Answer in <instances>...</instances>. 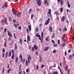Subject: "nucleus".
Wrapping results in <instances>:
<instances>
[{
    "instance_id": "5",
    "label": "nucleus",
    "mask_w": 74,
    "mask_h": 74,
    "mask_svg": "<svg viewBox=\"0 0 74 74\" xmlns=\"http://www.w3.org/2000/svg\"><path fill=\"white\" fill-rule=\"evenodd\" d=\"M30 36H28L27 37V42L28 44H29V41H30Z\"/></svg>"
},
{
    "instance_id": "16",
    "label": "nucleus",
    "mask_w": 74,
    "mask_h": 74,
    "mask_svg": "<svg viewBox=\"0 0 74 74\" xmlns=\"http://www.w3.org/2000/svg\"><path fill=\"white\" fill-rule=\"evenodd\" d=\"M49 48V47H46L45 49H44V51H47V50H48V49Z\"/></svg>"
},
{
    "instance_id": "54",
    "label": "nucleus",
    "mask_w": 74,
    "mask_h": 74,
    "mask_svg": "<svg viewBox=\"0 0 74 74\" xmlns=\"http://www.w3.org/2000/svg\"><path fill=\"white\" fill-rule=\"evenodd\" d=\"M20 58H21V59H22V55H20Z\"/></svg>"
},
{
    "instance_id": "60",
    "label": "nucleus",
    "mask_w": 74,
    "mask_h": 74,
    "mask_svg": "<svg viewBox=\"0 0 74 74\" xmlns=\"http://www.w3.org/2000/svg\"><path fill=\"white\" fill-rule=\"evenodd\" d=\"M5 70V69H4V68H3V69L2 71V73H3L4 72V71Z\"/></svg>"
},
{
    "instance_id": "51",
    "label": "nucleus",
    "mask_w": 74,
    "mask_h": 74,
    "mask_svg": "<svg viewBox=\"0 0 74 74\" xmlns=\"http://www.w3.org/2000/svg\"><path fill=\"white\" fill-rule=\"evenodd\" d=\"M68 6L69 7V8H70V4H69V3H68Z\"/></svg>"
},
{
    "instance_id": "41",
    "label": "nucleus",
    "mask_w": 74,
    "mask_h": 74,
    "mask_svg": "<svg viewBox=\"0 0 74 74\" xmlns=\"http://www.w3.org/2000/svg\"><path fill=\"white\" fill-rule=\"evenodd\" d=\"M12 59H14V54H12Z\"/></svg>"
},
{
    "instance_id": "4",
    "label": "nucleus",
    "mask_w": 74,
    "mask_h": 74,
    "mask_svg": "<svg viewBox=\"0 0 74 74\" xmlns=\"http://www.w3.org/2000/svg\"><path fill=\"white\" fill-rule=\"evenodd\" d=\"M37 3L38 5L39 6H40L41 5V0H36Z\"/></svg>"
},
{
    "instance_id": "62",
    "label": "nucleus",
    "mask_w": 74,
    "mask_h": 74,
    "mask_svg": "<svg viewBox=\"0 0 74 74\" xmlns=\"http://www.w3.org/2000/svg\"><path fill=\"white\" fill-rule=\"evenodd\" d=\"M58 43L59 45L60 44V40H58Z\"/></svg>"
},
{
    "instance_id": "34",
    "label": "nucleus",
    "mask_w": 74,
    "mask_h": 74,
    "mask_svg": "<svg viewBox=\"0 0 74 74\" xmlns=\"http://www.w3.org/2000/svg\"><path fill=\"white\" fill-rule=\"evenodd\" d=\"M53 46L55 47H57V46H58V44H53Z\"/></svg>"
},
{
    "instance_id": "22",
    "label": "nucleus",
    "mask_w": 74,
    "mask_h": 74,
    "mask_svg": "<svg viewBox=\"0 0 74 74\" xmlns=\"http://www.w3.org/2000/svg\"><path fill=\"white\" fill-rule=\"evenodd\" d=\"M62 22H63L65 19V16H63L62 18Z\"/></svg>"
},
{
    "instance_id": "6",
    "label": "nucleus",
    "mask_w": 74,
    "mask_h": 74,
    "mask_svg": "<svg viewBox=\"0 0 74 74\" xmlns=\"http://www.w3.org/2000/svg\"><path fill=\"white\" fill-rule=\"evenodd\" d=\"M49 21H50V18H49L45 23V25H48V24L49 23Z\"/></svg>"
},
{
    "instance_id": "36",
    "label": "nucleus",
    "mask_w": 74,
    "mask_h": 74,
    "mask_svg": "<svg viewBox=\"0 0 74 74\" xmlns=\"http://www.w3.org/2000/svg\"><path fill=\"white\" fill-rule=\"evenodd\" d=\"M4 5L6 8H7L8 7V5H7V4H6L5 3L4 4Z\"/></svg>"
},
{
    "instance_id": "13",
    "label": "nucleus",
    "mask_w": 74,
    "mask_h": 74,
    "mask_svg": "<svg viewBox=\"0 0 74 74\" xmlns=\"http://www.w3.org/2000/svg\"><path fill=\"white\" fill-rule=\"evenodd\" d=\"M28 29L29 30V32H31L32 30V27H31V25H29L28 26Z\"/></svg>"
},
{
    "instance_id": "44",
    "label": "nucleus",
    "mask_w": 74,
    "mask_h": 74,
    "mask_svg": "<svg viewBox=\"0 0 74 74\" xmlns=\"http://www.w3.org/2000/svg\"><path fill=\"white\" fill-rule=\"evenodd\" d=\"M35 53L36 55H37V56H38V52L36 51L35 52Z\"/></svg>"
},
{
    "instance_id": "9",
    "label": "nucleus",
    "mask_w": 74,
    "mask_h": 74,
    "mask_svg": "<svg viewBox=\"0 0 74 74\" xmlns=\"http://www.w3.org/2000/svg\"><path fill=\"white\" fill-rule=\"evenodd\" d=\"M12 12H13L14 15H15L16 14V13H15V10H14V9H12Z\"/></svg>"
},
{
    "instance_id": "23",
    "label": "nucleus",
    "mask_w": 74,
    "mask_h": 74,
    "mask_svg": "<svg viewBox=\"0 0 74 74\" xmlns=\"http://www.w3.org/2000/svg\"><path fill=\"white\" fill-rule=\"evenodd\" d=\"M60 11L61 12H63V8H61L60 10Z\"/></svg>"
},
{
    "instance_id": "48",
    "label": "nucleus",
    "mask_w": 74,
    "mask_h": 74,
    "mask_svg": "<svg viewBox=\"0 0 74 74\" xmlns=\"http://www.w3.org/2000/svg\"><path fill=\"white\" fill-rule=\"evenodd\" d=\"M43 33L42 32H41V37L42 38H43L44 37V36H43Z\"/></svg>"
},
{
    "instance_id": "40",
    "label": "nucleus",
    "mask_w": 74,
    "mask_h": 74,
    "mask_svg": "<svg viewBox=\"0 0 74 74\" xmlns=\"http://www.w3.org/2000/svg\"><path fill=\"white\" fill-rule=\"evenodd\" d=\"M42 26V23H41L40 24V25H39L40 29H41V26Z\"/></svg>"
},
{
    "instance_id": "8",
    "label": "nucleus",
    "mask_w": 74,
    "mask_h": 74,
    "mask_svg": "<svg viewBox=\"0 0 74 74\" xmlns=\"http://www.w3.org/2000/svg\"><path fill=\"white\" fill-rule=\"evenodd\" d=\"M39 39L40 40H41V42L42 43V41H43V38H41V36H40L39 37Z\"/></svg>"
},
{
    "instance_id": "63",
    "label": "nucleus",
    "mask_w": 74,
    "mask_h": 74,
    "mask_svg": "<svg viewBox=\"0 0 74 74\" xmlns=\"http://www.w3.org/2000/svg\"><path fill=\"white\" fill-rule=\"evenodd\" d=\"M14 37L15 39H16V36H15V34L14 33Z\"/></svg>"
},
{
    "instance_id": "46",
    "label": "nucleus",
    "mask_w": 74,
    "mask_h": 74,
    "mask_svg": "<svg viewBox=\"0 0 74 74\" xmlns=\"http://www.w3.org/2000/svg\"><path fill=\"white\" fill-rule=\"evenodd\" d=\"M54 37H55V34L54 33L52 35V38H54Z\"/></svg>"
},
{
    "instance_id": "29",
    "label": "nucleus",
    "mask_w": 74,
    "mask_h": 74,
    "mask_svg": "<svg viewBox=\"0 0 74 74\" xmlns=\"http://www.w3.org/2000/svg\"><path fill=\"white\" fill-rule=\"evenodd\" d=\"M12 51V54H14V49H12L11 50Z\"/></svg>"
},
{
    "instance_id": "24",
    "label": "nucleus",
    "mask_w": 74,
    "mask_h": 74,
    "mask_svg": "<svg viewBox=\"0 0 74 74\" xmlns=\"http://www.w3.org/2000/svg\"><path fill=\"white\" fill-rule=\"evenodd\" d=\"M51 9H49V11H48V14H51Z\"/></svg>"
},
{
    "instance_id": "59",
    "label": "nucleus",
    "mask_w": 74,
    "mask_h": 74,
    "mask_svg": "<svg viewBox=\"0 0 74 74\" xmlns=\"http://www.w3.org/2000/svg\"><path fill=\"white\" fill-rule=\"evenodd\" d=\"M34 16V15L33 14H32L31 15V19H32L33 18Z\"/></svg>"
},
{
    "instance_id": "61",
    "label": "nucleus",
    "mask_w": 74,
    "mask_h": 74,
    "mask_svg": "<svg viewBox=\"0 0 74 74\" xmlns=\"http://www.w3.org/2000/svg\"><path fill=\"white\" fill-rule=\"evenodd\" d=\"M7 31V29L6 28H5L4 29V32L5 33L6 31Z\"/></svg>"
},
{
    "instance_id": "35",
    "label": "nucleus",
    "mask_w": 74,
    "mask_h": 74,
    "mask_svg": "<svg viewBox=\"0 0 74 74\" xmlns=\"http://www.w3.org/2000/svg\"><path fill=\"white\" fill-rule=\"evenodd\" d=\"M21 65L20 64L19 67V71H21Z\"/></svg>"
},
{
    "instance_id": "39",
    "label": "nucleus",
    "mask_w": 74,
    "mask_h": 74,
    "mask_svg": "<svg viewBox=\"0 0 74 74\" xmlns=\"http://www.w3.org/2000/svg\"><path fill=\"white\" fill-rule=\"evenodd\" d=\"M22 39H21V38H20V42L21 44H22Z\"/></svg>"
},
{
    "instance_id": "21",
    "label": "nucleus",
    "mask_w": 74,
    "mask_h": 74,
    "mask_svg": "<svg viewBox=\"0 0 74 74\" xmlns=\"http://www.w3.org/2000/svg\"><path fill=\"white\" fill-rule=\"evenodd\" d=\"M46 40L47 41H49V36H47L46 38Z\"/></svg>"
},
{
    "instance_id": "31",
    "label": "nucleus",
    "mask_w": 74,
    "mask_h": 74,
    "mask_svg": "<svg viewBox=\"0 0 74 74\" xmlns=\"http://www.w3.org/2000/svg\"><path fill=\"white\" fill-rule=\"evenodd\" d=\"M22 29V27H21V26H20L18 27V30H21V29Z\"/></svg>"
},
{
    "instance_id": "33",
    "label": "nucleus",
    "mask_w": 74,
    "mask_h": 74,
    "mask_svg": "<svg viewBox=\"0 0 74 74\" xmlns=\"http://www.w3.org/2000/svg\"><path fill=\"white\" fill-rule=\"evenodd\" d=\"M67 30V29L66 28V27H64V29L63 30V31H66Z\"/></svg>"
},
{
    "instance_id": "14",
    "label": "nucleus",
    "mask_w": 74,
    "mask_h": 74,
    "mask_svg": "<svg viewBox=\"0 0 74 74\" xmlns=\"http://www.w3.org/2000/svg\"><path fill=\"white\" fill-rule=\"evenodd\" d=\"M25 58L23 59H21V63H23H23H24V62H25Z\"/></svg>"
},
{
    "instance_id": "45",
    "label": "nucleus",
    "mask_w": 74,
    "mask_h": 74,
    "mask_svg": "<svg viewBox=\"0 0 74 74\" xmlns=\"http://www.w3.org/2000/svg\"><path fill=\"white\" fill-rule=\"evenodd\" d=\"M36 32H38V28L36 27Z\"/></svg>"
},
{
    "instance_id": "10",
    "label": "nucleus",
    "mask_w": 74,
    "mask_h": 74,
    "mask_svg": "<svg viewBox=\"0 0 74 74\" xmlns=\"http://www.w3.org/2000/svg\"><path fill=\"white\" fill-rule=\"evenodd\" d=\"M21 14H22V13L21 12H18L17 14V17H21Z\"/></svg>"
},
{
    "instance_id": "2",
    "label": "nucleus",
    "mask_w": 74,
    "mask_h": 74,
    "mask_svg": "<svg viewBox=\"0 0 74 74\" xmlns=\"http://www.w3.org/2000/svg\"><path fill=\"white\" fill-rule=\"evenodd\" d=\"M38 48V46H37V45H34V46L32 47V51H34V49H36V50H37Z\"/></svg>"
},
{
    "instance_id": "18",
    "label": "nucleus",
    "mask_w": 74,
    "mask_h": 74,
    "mask_svg": "<svg viewBox=\"0 0 74 74\" xmlns=\"http://www.w3.org/2000/svg\"><path fill=\"white\" fill-rule=\"evenodd\" d=\"M64 69L66 71H67V69H68V66L67 65L64 67Z\"/></svg>"
},
{
    "instance_id": "43",
    "label": "nucleus",
    "mask_w": 74,
    "mask_h": 74,
    "mask_svg": "<svg viewBox=\"0 0 74 74\" xmlns=\"http://www.w3.org/2000/svg\"><path fill=\"white\" fill-rule=\"evenodd\" d=\"M45 67V65H42L41 66V69H42L43 67Z\"/></svg>"
},
{
    "instance_id": "19",
    "label": "nucleus",
    "mask_w": 74,
    "mask_h": 74,
    "mask_svg": "<svg viewBox=\"0 0 74 74\" xmlns=\"http://www.w3.org/2000/svg\"><path fill=\"white\" fill-rule=\"evenodd\" d=\"M61 45V47H64L65 45H66V44L64 43H63Z\"/></svg>"
},
{
    "instance_id": "28",
    "label": "nucleus",
    "mask_w": 74,
    "mask_h": 74,
    "mask_svg": "<svg viewBox=\"0 0 74 74\" xmlns=\"http://www.w3.org/2000/svg\"><path fill=\"white\" fill-rule=\"evenodd\" d=\"M40 36V35H39V34H38V33H37L36 36V37H38L39 36Z\"/></svg>"
},
{
    "instance_id": "3",
    "label": "nucleus",
    "mask_w": 74,
    "mask_h": 74,
    "mask_svg": "<svg viewBox=\"0 0 74 74\" xmlns=\"http://www.w3.org/2000/svg\"><path fill=\"white\" fill-rule=\"evenodd\" d=\"M2 22L3 23H4L5 22V24H6V25H7V18H5V20L4 19V18H3L2 20Z\"/></svg>"
},
{
    "instance_id": "25",
    "label": "nucleus",
    "mask_w": 74,
    "mask_h": 74,
    "mask_svg": "<svg viewBox=\"0 0 74 74\" xmlns=\"http://www.w3.org/2000/svg\"><path fill=\"white\" fill-rule=\"evenodd\" d=\"M57 14L56 15H59V12H54V14L55 15V14Z\"/></svg>"
},
{
    "instance_id": "47",
    "label": "nucleus",
    "mask_w": 74,
    "mask_h": 74,
    "mask_svg": "<svg viewBox=\"0 0 74 74\" xmlns=\"http://www.w3.org/2000/svg\"><path fill=\"white\" fill-rule=\"evenodd\" d=\"M58 72H53V74H58Z\"/></svg>"
},
{
    "instance_id": "12",
    "label": "nucleus",
    "mask_w": 74,
    "mask_h": 74,
    "mask_svg": "<svg viewBox=\"0 0 74 74\" xmlns=\"http://www.w3.org/2000/svg\"><path fill=\"white\" fill-rule=\"evenodd\" d=\"M14 49L15 51H16L17 49H18V47H17V45H16V43H15L14 45Z\"/></svg>"
},
{
    "instance_id": "55",
    "label": "nucleus",
    "mask_w": 74,
    "mask_h": 74,
    "mask_svg": "<svg viewBox=\"0 0 74 74\" xmlns=\"http://www.w3.org/2000/svg\"><path fill=\"white\" fill-rule=\"evenodd\" d=\"M11 20H12L11 17H10V18H9V22H10V21H11Z\"/></svg>"
},
{
    "instance_id": "1",
    "label": "nucleus",
    "mask_w": 74,
    "mask_h": 74,
    "mask_svg": "<svg viewBox=\"0 0 74 74\" xmlns=\"http://www.w3.org/2000/svg\"><path fill=\"white\" fill-rule=\"evenodd\" d=\"M27 59L28 61H27V60H26V62L25 63L27 66H28V64L29 63H30V60H32V57H31V56H30V55H28V56H27Z\"/></svg>"
},
{
    "instance_id": "58",
    "label": "nucleus",
    "mask_w": 74,
    "mask_h": 74,
    "mask_svg": "<svg viewBox=\"0 0 74 74\" xmlns=\"http://www.w3.org/2000/svg\"><path fill=\"white\" fill-rule=\"evenodd\" d=\"M0 30L1 32H2L3 31V27L0 28Z\"/></svg>"
},
{
    "instance_id": "20",
    "label": "nucleus",
    "mask_w": 74,
    "mask_h": 74,
    "mask_svg": "<svg viewBox=\"0 0 74 74\" xmlns=\"http://www.w3.org/2000/svg\"><path fill=\"white\" fill-rule=\"evenodd\" d=\"M39 62H42V58H41V56H39Z\"/></svg>"
},
{
    "instance_id": "30",
    "label": "nucleus",
    "mask_w": 74,
    "mask_h": 74,
    "mask_svg": "<svg viewBox=\"0 0 74 74\" xmlns=\"http://www.w3.org/2000/svg\"><path fill=\"white\" fill-rule=\"evenodd\" d=\"M11 56V51H10L9 53V56L10 57Z\"/></svg>"
},
{
    "instance_id": "57",
    "label": "nucleus",
    "mask_w": 74,
    "mask_h": 74,
    "mask_svg": "<svg viewBox=\"0 0 74 74\" xmlns=\"http://www.w3.org/2000/svg\"><path fill=\"white\" fill-rule=\"evenodd\" d=\"M36 68L37 70L38 69V65H37V66L36 67Z\"/></svg>"
},
{
    "instance_id": "50",
    "label": "nucleus",
    "mask_w": 74,
    "mask_h": 74,
    "mask_svg": "<svg viewBox=\"0 0 74 74\" xmlns=\"http://www.w3.org/2000/svg\"><path fill=\"white\" fill-rule=\"evenodd\" d=\"M47 0H45L44 1V3L45 4H46V3H47Z\"/></svg>"
},
{
    "instance_id": "32",
    "label": "nucleus",
    "mask_w": 74,
    "mask_h": 74,
    "mask_svg": "<svg viewBox=\"0 0 74 74\" xmlns=\"http://www.w3.org/2000/svg\"><path fill=\"white\" fill-rule=\"evenodd\" d=\"M71 58H72V55H71L69 56V60H71Z\"/></svg>"
},
{
    "instance_id": "56",
    "label": "nucleus",
    "mask_w": 74,
    "mask_h": 74,
    "mask_svg": "<svg viewBox=\"0 0 74 74\" xmlns=\"http://www.w3.org/2000/svg\"><path fill=\"white\" fill-rule=\"evenodd\" d=\"M29 69H27L26 70V73H29Z\"/></svg>"
},
{
    "instance_id": "37",
    "label": "nucleus",
    "mask_w": 74,
    "mask_h": 74,
    "mask_svg": "<svg viewBox=\"0 0 74 74\" xmlns=\"http://www.w3.org/2000/svg\"><path fill=\"white\" fill-rule=\"evenodd\" d=\"M56 50L55 49H54L53 51V53H56Z\"/></svg>"
},
{
    "instance_id": "38",
    "label": "nucleus",
    "mask_w": 74,
    "mask_h": 74,
    "mask_svg": "<svg viewBox=\"0 0 74 74\" xmlns=\"http://www.w3.org/2000/svg\"><path fill=\"white\" fill-rule=\"evenodd\" d=\"M18 57H16V63H17L18 62Z\"/></svg>"
},
{
    "instance_id": "7",
    "label": "nucleus",
    "mask_w": 74,
    "mask_h": 74,
    "mask_svg": "<svg viewBox=\"0 0 74 74\" xmlns=\"http://www.w3.org/2000/svg\"><path fill=\"white\" fill-rule=\"evenodd\" d=\"M8 33V35L10 37H12V35L11 34V33H10V32H9L8 30L7 31Z\"/></svg>"
},
{
    "instance_id": "26",
    "label": "nucleus",
    "mask_w": 74,
    "mask_h": 74,
    "mask_svg": "<svg viewBox=\"0 0 74 74\" xmlns=\"http://www.w3.org/2000/svg\"><path fill=\"white\" fill-rule=\"evenodd\" d=\"M4 45L5 47H7V42L6 41H5L4 44Z\"/></svg>"
},
{
    "instance_id": "11",
    "label": "nucleus",
    "mask_w": 74,
    "mask_h": 74,
    "mask_svg": "<svg viewBox=\"0 0 74 74\" xmlns=\"http://www.w3.org/2000/svg\"><path fill=\"white\" fill-rule=\"evenodd\" d=\"M60 0L61 5H63V0H58V1L59 3H60Z\"/></svg>"
},
{
    "instance_id": "15",
    "label": "nucleus",
    "mask_w": 74,
    "mask_h": 74,
    "mask_svg": "<svg viewBox=\"0 0 74 74\" xmlns=\"http://www.w3.org/2000/svg\"><path fill=\"white\" fill-rule=\"evenodd\" d=\"M49 32L50 33H51L52 32V27L51 26H50L49 27Z\"/></svg>"
},
{
    "instance_id": "27",
    "label": "nucleus",
    "mask_w": 74,
    "mask_h": 74,
    "mask_svg": "<svg viewBox=\"0 0 74 74\" xmlns=\"http://www.w3.org/2000/svg\"><path fill=\"white\" fill-rule=\"evenodd\" d=\"M5 58H7V56H8V52H7V51L6 52V53L5 54Z\"/></svg>"
},
{
    "instance_id": "52",
    "label": "nucleus",
    "mask_w": 74,
    "mask_h": 74,
    "mask_svg": "<svg viewBox=\"0 0 74 74\" xmlns=\"http://www.w3.org/2000/svg\"><path fill=\"white\" fill-rule=\"evenodd\" d=\"M4 55H5V53H3L2 54V58H3L4 57Z\"/></svg>"
},
{
    "instance_id": "53",
    "label": "nucleus",
    "mask_w": 74,
    "mask_h": 74,
    "mask_svg": "<svg viewBox=\"0 0 74 74\" xmlns=\"http://www.w3.org/2000/svg\"><path fill=\"white\" fill-rule=\"evenodd\" d=\"M5 51V49H4V48H3V50H2V53H4V51Z\"/></svg>"
},
{
    "instance_id": "64",
    "label": "nucleus",
    "mask_w": 74,
    "mask_h": 74,
    "mask_svg": "<svg viewBox=\"0 0 74 74\" xmlns=\"http://www.w3.org/2000/svg\"><path fill=\"white\" fill-rule=\"evenodd\" d=\"M22 71H21L18 74H22Z\"/></svg>"
},
{
    "instance_id": "49",
    "label": "nucleus",
    "mask_w": 74,
    "mask_h": 74,
    "mask_svg": "<svg viewBox=\"0 0 74 74\" xmlns=\"http://www.w3.org/2000/svg\"><path fill=\"white\" fill-rule=\"evenodd\" d=\"M11 71V69H8V73H10V72Z\"/></svg>"
},
{
    "instance_id": "42",
    "label": "nucleus",
    "mask_w": 74,
    "mask_h": 74,
    "mask_svg": "<svg viewBox=\"0 0 74 74\" xmlns=\"http://www.w3.org/2000/svg\"><path fill=\"white\" fill-rule=\"evenodd\" d=\"M31 11H32V9H29V14H30V13H31Z\"/></svg>"
},
{
    "instance_id": "17",
    "label": "nucleus",
    "mask_w": 74,
    "mask_h": 74,
    "mask_svg": "<svg viewBox=\"0 0 74 74\" xmlns=\"http://www.w3.org/2000/svg\"><path fill=\"white\" fill-rule=\"evenodd\" d=\"M65 38V34H64L63 37H62V41H64V39Z\"/></svg>"
}]
</instances>
